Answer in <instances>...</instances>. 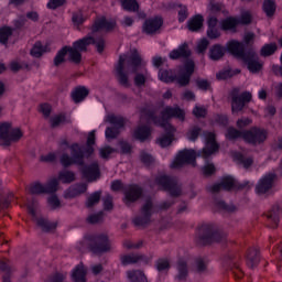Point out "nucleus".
<instances>
[{
    "label": "nucleus",
    "mask_w": 282,
    "mask_h": 282,
    "mask_svg": "<svg viewBox=\"0 0 282 282\" xmlns=\"http://www.w3.org/2000/svg\"><path fill=\"white\" fill-rule=\"evenodd\" d=\"M10 36H12V28L4 26L0 29V43L2 45L8 44V39H10Z\"/></svg>",
    "instance_id": "nucleus-47"
},
{
    "label": "nucleus",
    "mask_w": 282,
    "mask_h": 282,
    "mask_svg": "<svg viewBox=\"0 0 282 282\" xmlns=\"http://www.w3.org/2000/svg\"><path fill=\"white\" fill-rule=\"evenodd\" d=\"M174 9L178 14V23H184L188 19V7L177 3L174 6Z\"/></svg>",
    "instance_id": "nucleus-39"
},
{
    "label": "nucleus",
    "mask_w": 282,
    "mask_h": 282,
    "mask_svg": "<svg viewBox=\"0 0 282 282\" xmlns=\"http://www.w3.org/2000/svg\"><path fill=\"white\" fill-rule=\"evenodd\" d=\"M85 39L93 40V42L88 45H96L97 52H99V54H102V52H105V40L104 39L96 40L93 36H85Z\"/></svg>",
    "instance_id": "nucleus-52"
},
{
    "label": "nucleus",
    "mask_w": 282,
    "mask_h": 282,
    "mask_svg": "<svg viewBox=\"0 0 282 282\" xmlns=\"http://www.w3.org/2000/svg\"><path fill=\"white\" fill-rule=\"evenodd\" d=\"M279 205H274L272 209L267 214L269 228H276L279 226Z\"/></svg>",
    "instance_id": "nucleus-33"
},
{
    "label": "nucleus",
    "mask_w": 282,
    "mask_h": 282,
    "mask_svg": "<svg viewBox=\"0 0 282 282\" xmlns=\"http://www.w3.org/2000/svg\"><path fill=\"white\" fill-rule=\"evenodd\" d=\"M106 122L112 124V127H108L105 131L106 139L116 140L120 135V129L124 128L126 119L121 116L109 115L106 118Z\"/></svg>",
    "instance_id": "nucleus-11"
},
{
    "label": "nucleus",
    "mask_w": 282,
    "mask_h": 282,
    "mask_svg": "<svg viewBox=\"0 0 282 282\" xmlns=\"http://www.w3.org/2000/svg\"><path fill=\"white\" fill-rule=\"evenodd\" d=\"M216 204L220 210H225L226 213H235L236 210L235 205H228L224 200H218Z\"/></svg>",
    "instance_id": "nucleus-60"
},
{
    "label": "nucleus",
    "mask_w": 282,
    "mask_h": 282,
    "mask_svg": "<svg viewBox=\"0 0 282 282\" xmlns=\"http://www.w3.org/2000/svg\"><path fill=\"white\" fill-rule=\"evenodd\" d=\"M105 217V214L102 212H99L97 214H93L87 217L88 224H100Z\"/></svg>",
    "instance_id": "nucleus-56"
},
{
    "label": "nucleus",
    "mask_w": 282,
    "mask_h": 282,
    "mask_svg": "<svg viewBox=\"0 0 282 282\" xmlns=\"http://www.w3.org/2000/svg\"><path fill=\"white\" fill-rule=\"evenodd\" d=\"M254 33L247 32L243 35L242 42H239L243 45V52H246V45H251V43H254Z\"/></svg>",
    "instance_id": "nucleus-55"
},
{
    "label": "nucleus",
    "mask_w": 282,
    "mask_h": 282,
    "mask_svg": "<svg viewBox=\"0 0 282 282\" xmlns=\"http://www.w3.org/2000/svg\"><path fill=\"white\" fill-rule=\"evenodd\" d=\"M67 274H63V273H55L53 275H51L46 282H63L65 281Z\"/></svg>",
    "instance_id": "nucleus-64"
},
{
    "label": "nucleus",
    "mask_w": 282,
    "mask_h": 282,
    "mask_svg": "<svg viewBox=\"0 0 282 282\" xmlns=\"http://www.w3.org/2000/svg\"><path fill=\"white\" fill-rule=\"evenodd\" d=\"M203 135L205 138V147L198 152L197 155L198 158H204V160H208L210 155L219 151V144H217V141H215V133L204 132Z\"/></svg>",
    "instance_id": "nucleus-14"
},
{
    "label": "nucleus",
    "mask_w": 282,
    "mask_h": 282,
    "mask_svg": "<svg viewBox=\"0 0 282 282\" xmlns=\"http://www.w3.org/2000/svg\"><path fill=\"white\" fill-rule=\"evenodd\" d=\"M235 74H239V70H232L230 68L223 69L219 73L216 74L217 80H228V78H232Z\"/></svg>",
    "instance_id": "nucleus-45"
},
{
    "label": "nucleus",
    "mask_w": 282,
    "mask_h": 282,
    "mask_svg": "<svg viewBox=\"0 0 282 282\" xmlns=\"http://www.w3.org/2000/svg\"><path fill=\"white\" fill-rule=\"evenodd\" d=\"M259 250L251 249L247 256V265L248 268H257L259 265Z\"/></svg>",
    "instance_id": "nucleus-37"
},
{
    "label": "nucleus",
    "mask_w": 282,
    "mask_h": 282,
    "mask_svg": "<svg viewBox=\"0 0 282 282\" xmlns=\"http://www.w3.org/2000/svg\"><path fill=\"white\" fill-rule=\"evenodd\" d=\"M83 193H87V184L79 183L67 188L64 193V197L66 199H74V197H78V195H83Z\"/></svg>",
    "instance_id": "nucleus-24"
},
{
    "label": "nucleus",
    "mask_w": 282,
    "mask_h": 282,
    "mask_svg": "<svg viewBox=\"0 0 282 282\" xmlns=\"http://www.w3.org/2000/svg\"><path fill=\"white\" fill-rule=\"evenodd\" d=\"M235 186H237V181H235L232 176H226L223 178L220 184L208 186L207 191L209 193H219L221 188H224V191H231V188H235Z\"/></svg>",
    "instance_id": "nucleus-21"
},
{
    "label": "nucleus",
    "mask_w": 282,
    "mask_h": 282,
    "mask_svg": "<svg viewBox=\"0 0 282 282\" xmlns=\"http://www.w3.org/2000/svg\"><path fill=\"white\" fill-rule=\"evenodd\" d=\"M127 278L130 282H149L147 274L142 270H129L127 271Z\"/></svg>",
    "instance_id": "nucleus-32"
},
{
    "label": "nucleus",
    "mask_w": 282,
    "mask_h": 282,
    "mask_svg": "<svg viewBox=\"0 0 282 282\" xmlns=\"http://www.w3.org/2000/svg\"><path fill=\"white\" fill-rule=\"evenodd\" d=\"M111 153H116V149L109 145L99 149V156L102 160H109V155H111Z\"/></svg>",
    "instance_id": "nucleus-54"
},
{
    "label": "nucleus",
    "mask_w": 282,
    "mask_h": 282,
    "mask_svg": "<svg viewBox=\"0 0 282 282\" xmlns=\"http://www.w3.org/2000/svg\"><path fill=\"white\" fill-rule=\"evenodd\" d=\"M82 173L87 182H96V180L100 177V167L98 166V163L94 162L90 165H85L82 169Z\"/></svg>",
    "instance_id": "nucleus-22"
},
{
    "label": "nucleus",
    "mask_w": 282,
    "mask_h": 282,
    "mask_svg": "<svg viewBox=\"0 0 282 282\" xmlns=\"http://www.w3.org/2000/svg\"><path fill=\"white\" fill-rule=\"evenodd\" d=\"M134 140L147 142L151 138V128L148 126H139L133 132Z\"/></svg>",
    "instance_id": "nucleus-26"
},
{
    "label": "nucleus",
    "mask_w": 282,
    "mask_h": 282,
    "mask_svg": "<svg viewBox=\"0 0 282 282\" xmlns=\"http://www.w3.org/2000/svg\"><path fill=\"white\" fill-rule=\"evenodd\" d=\"M142 187H140V185H135V184H130L127 185L123 188V203L126 204V206H131V204H135V202H138V199H140V197H142Z\"/></svg>",
    "instance_id": "nucleus-18"
},
{
    "label": "nucleus",
    "mask_w": 282,
    "mask_h": 282,
    "mask_svg": "<svg viewBox=\"0 0 282 282\" xmlns=\"http://www.w3.org/2000/svg\"><path fill=\"white\" fill-rule=\"evenodd\" d=\"M23 138V132L19 128H12V123H0V140L3 141L6 147H10L12 142H19Z\"/></svg>",
    "instance_id": "nucleus-8"
},
{
    "label": "nucleus",
    "mask_w": 282,
    "mask_h": 282,
    "mask_svg": "<svg viewBox=\"0 0 282 282\" xmlns=\"http://www.w3.org/2000/svg\"><path fill=\"white\" fill-rule=\"evenodd\" d=\"M124 63L127 69H131L134 76L135 87H144L147 80L151 78V74L147 68H143L141 73H138V69L144 65L142 62V56L138 53L137 48H132L130 53L119 56V62L116 66L117 80L121 87L129 88L131 87V82H129V74L124 72Z\"/></svg>",
    "instance_id": "nucleus-1"
},
{
    "label": "nucleus",
    "mask_w": 282,
    "mask_h": 282,
    "mask_svg": "<svg viewBox=\"0 0 282 282\" xmlns=\"http://www.w3.org/2000/svg\"><path fill=\"white\" fill-rule=\"evenodd\" d=\"M239 25V20L237 18H227L221 21V30H235Z\"/></svg>",
    "instance_id": "nucleus-43"
},
{
    "label": "nucleus",
    "mask_w": 282,
    "mask_h": 282,
    "mask_svg": "<svg viewBox=\"0 0 282 282\" xmlns=\"http://www.w3.org/2000/svg\"><path fill=\"white\" fill-rule=\"evenodd\" d=\"M141 118H147L148 120H152L156 124V127H161L166 131L167 135H163L158 140V143L162 149L169 147L171 142H173V133H175V128L169 123L171 118H176L184 122L186 118V112L180 107H165L162 112L161 117H156L153 110H149L147 108L141 109Z\"/></svg>",
    "instance_id": "nucleus-2"
},
{
    "label": "nucleus",
    "mask_w": 282,
    "mask_h": 282,
    "mask_svg": "<svg viewBox=\"0 0 282 282\" xmlns=\"http://www.w3.org/2000/svg\"><path fill=\"white\" fill-rule=\"evenodd\" d=\"M121 6L123 9H126L128 12H138L140 4H138V1L135 0H120Z\"/></svg>",
    "instance_id": "nucleus-44"
},
{
    "label": "nucleus",
    "mask_w": 282,
    "mask_h": 282,
    "mask_svg": "<svg viewBox=\"0 0 282 282\" xmlns=\"http://www.w3.org/2000/svg\"><path fill=\"white\" fill-rule=\"evenodd\" d=\"M177 274L175 276L176 281H186L188 278V264L184 260H178L176 263Z\"/></svg>",
    "instance_id": "nucleus-28"
},
{
    "label": "nucleus",
    "mask_w": 282,
    "mask_h": 282,
    "mask_svg": "<svg viewBox=\"0 0 282 282\" xmlns=\"http://www.w3.org/2000/svg\"><path fill=\"white\" fill-rule=\"evenodd\" d=\"M94 43L91 37H83L73 43L72 46L62 47L55 55L53 63L55 67L63 65L65 63V56L68 54V61L75 65H80L83 61V52L89 47V44Z\"/></svg>",
    "instance_id": "nucleus-4"
},
{
    "label": "nucleus",
    "mask_w": 282,
    "mask_h": 282,
    "mask_svg": "<svg viewBox=\"0 0 282 282\" xmlns=\"http://www.w3.org/2000/svg\"><path fill=\"white\" fill-rule=\"evenodd\" d=\"M96 144V131H90L87 138L86 148H82L78 143H73L69 145L67 139H64L59 142V147H65V149L70 150V155L67 153L62 154L59 162L62 166L67 169L72 164L77 166H85V158H90L94 154V145Z\"/></svg>",
    "instance_id": "nucleus-3"
},
{
    "label": "nucleus",
    "mask_w": 282,
    "mask_h": 282,
    "mask_svg": "<svg viewBox=\"0 0 282 282\" xmlns=\"http://www.w3.org/2000/svg\"><path fill=\"white\" fill-rule=\"evenodd\" d=\"M46 193H56L58 191V180L53 178L46 185H44Z\"/></svg>",
    "instance_id": "nucleus-57"
},
{
    "label": "nucleus",
    "mask_w": 282,
    "mask_h": 282,
    "mask_svg": "<svg viewBox=\"0 0 282 282\" xmlns=\"http://www.w3.org/2000/svg\"><path fill=\"white\" fill-rule=\"evenodd\" d=\"M199 133H202V128H199L197 126L193 127L187 132V140H189V142H195V140H197V138H199Z\"/></svg>",
    "instance_id": "nucleus-51"
},
{
    "label": "nucleus",
    "mask_w": 282,
    "mask_h": 282,
    "mask_svg": "<svg viewBox=\"0 0 282 282\" xmlns=\"http://www.w3.org/2000/svg\"><path fill=\"white\" fill-rule=\"evenodd\" d=\"M226 54V47L220 44H215L209 48L210 61H221Z\"/></svg>",
    "instance_id": "nucleus-30"
},
{
    "label": "nucleus",
    "mask_w": 282,
    "mask_h": 282,
    "mask_svg": "<svg viewBox=\"0 0 282 282\" xmlns=\"http://www.w3.org/2000/svg\"><path fill=\"white\" fill-rule=\"evenodd\" d=\"M47 204L53 210H56V208H61V199H58V196L56 195L50 196L47 198Z\"/></svg>",
    "instance_id": "nucleus-58"
},
{
    "label": "nucleus",
    "mask_w": 282,
    "mask_h": 282,
    "mask_svg": "<svg viewBox=\"0 0 282 282\" xmlns=\"http://www.w3.org/2000/svg\"><path fill=\"white\" fill-rule=\"evenodd\" d=\"M276 180V173L269 172L264 174L256 185V193L258 195H265L272 186H274V181Z\"/></svg>",
    "instance_id": "nucleus-19"
},
{
    "label": "nucleus",
    "mask_w": 282,
    "mask_h": 282,
    "mask_svg": "<svg viewBox=\"0 0 282 282\" xmlns=\"http://www.w3.org/2000/svg\"><path fill=\"white\" fill-rule=\"evenodd\" d=\"M63 122H65V115H57L51 118V126L53 129H55V127H59V124H63Z\"/></svg>",
    "instance_id": "nucleus-62"
},
{
    "label": "nucleus",
    "mask_w": 282,
    "mask_h": 282,
    "mask_svg": "<svg viewBox=\"0 0 282 282\" xmlns=\"http://www.w3.org/2000/svg\"><path fill=\"white\" fill-rule=\"evenodd\" d=\"M175 78H176L175 72L171 69L159 70V79H161L162 83H174Z\"/></svg>",
    "instance_id": "nucleus-38"
},
{
    "label": "nucleus",
    "mask_w": 282,
    "mask_h": 282,
    "mask_svg": "<svg viewBox=\"0 0 282 282\" xmlns=\"http://www.w3.org/2000/svg\"><path fill=\"white\" fill-rule=\"evenodd\" d=\"M196 158L197 153L195 150H182L172 162L171 169H182L185 164H193V166H195Z\"/></svg>",
    "instance_id": "nucleus-15"
},
{
    "label": "nucleus",
    "mask_w": 282,
    "mask_h": 282,
    "mask_svg": "<svg viewBox=\"0 0 282 282\" xmlns=\"http://www.w3.org/2000/svg\"><path fill=\"white\" fill-rule=\"evenodd\" d=\"M238 25H248L252 23V15H250V12H245L241 14L239 19H237Z\"/></svg>",
    "instance_id": "nucleus-59"
},
{
    "label": "nucleus",
    "mask_w": 282,
    "mask_h": 282,
    "mask_svg": "<svg viewBox=\"0 0 282 282\" xmlns=\"http://www.w3.org/2000/svg\"><path fill=\"white\" fill-rule=\"evenodd\" d=\"M72 22L75 28L83 25L85 23V17L83 15V11L73 12Z\"/></svg>",
    "instance_id": "nucleus-49"
},
{
    "label": "nucleus",
    "mask_w": 282,
    "mask_h": 282,
    "mask_svg": "<svg viewBox=\"0 0 282 282\" xmlns=\"http://www.w3.org/2000/svg\"><path fill=\"white\" fill-rule=\"evenodd\" d=\"M153 215V200L147 199L141 207V215L133 218L134 226H148L151 224V216Z\"/></svg>",
    "instance_id": "nucleus-16"
},
{
    "label": "nucleus",
    "mask_w": 282,
    "mask_h": 282,
    "mask_svg": "<svg viewBox=\"0 0 282 282\" xmlns=\"http://www.w3.org/2000/svg\"><path fill=\"white\" fill-rule=\"evenodd\" d=\"M30 193L31 195H43V193H46L45 185L40 182L33 183L30 187Z\"/></svg>",
    "instance_id": "nucleus-50"
},
{
    "label": "nucleus",
    "mask_w": 282,
    "mask_h": 282,
    "mask_svg": "<svg viewBox=\"0 0 282 282\" xmlns=\"http://www.w3.org/2000/svg\"><path fill=\"white\" fill-rule=\"evenodd\" d=\"M154 265L158 272H169L171 270V262L166 258L158 259Z\"/></svg>",
    "instance_id": "nucleus-41"
},
{
    "label": "nucleus",
    "mask_w": 282,
    "mask_h": 282,
    "mask_svg": "<svg viewBox=\"0 0 282 282\" xmlns=\"http://www.w3.org/2000/svg\"><path fill=\"white\" fill-rule=\"evenodd\" d=\"M46 52H48L47 45H43V43L41 42H35V44L31 48V56H33L34 58H41V56H43V54H46Z\"/></svg>",
    "instance_id": "nucleus-36"
},
{
    "label": "nucleus",
    "mask_w": 282,
    "mask_h": 282,
    "mask_svg": "<svg viewBox=\"0 0 282 282\" xmlns=\"http://www.w3.org/2000/svg\"><path fill=\"white\" fill-rule=\"evenodd\" d=\"M231 96V111L232 113H239V111H243V107L252 100V93L243 91L240 94L239 88H234L230 91Z\"/></svg>",
    "instance_id": "nucleus-10"
},
{
    "label": "nucleus",
    "mask_w": 282,
    "mask_h": 282,
    "mask_svg": "<svg viewBox=\"0 0 282 282\" xmlns=\"http://www.w3.org/2000/svg\"><path fill=\"white\" fill-rule=\"evenodd\" d=\"M116 28V21L107 20L105 18L98 20L93 25V32H98V30H107V32H111Z\"/></svg>",
    "instance_id": "nucleus-27"
},
{
    "label": "nucleus",
    "mask_w": 282,
    "mask_h": 282,
    "mask_svg": "<svg viewBox=\"0 0 282 282\" xmlns=\"http://www.w3.org/2000/svg\"><path fill=\"white\" fill-rule=\"evenodd\" d=\"M58 180L62 184H72V182H76V173L69 170L61 171L58 174Z\"/></svg>",
    "instance_id": "nucleus-34"
},
{
    "label": "nucleus",
    "mask_w": 282,
    "mask_h": 282,
    "mask_svg": "<svg viewBox=\"0 0 282 282\" xmlns=\"http://www.w3.org/2000/svg\"><path fill=\"white\" fill-rule=\"evenodd\" d=\"M195 72V62L187 59L184 66L180 69V76L175 78L180 87H186L191 83V76Z\"/></svg>",
    "instance_id": "nucleus-17"
},
{
    "label": "nucleus",
    "mask_w": 282,
    "mask_h": 282,
    "mask_svg": "<svg viewBox=\"0 0 282 282\" xmlns=\"http://www.w3.org/2000/svg\"><path fill=\"white\" fill-rule=\"evenodd\" d=\"M87 270H85V265L77 264L73 270L72 279L74 282H87Z\"/></svg>",
    "instance_id": "nucleus-31"
},
{
    "label": "nucleus",
    "mask_w": 282,
    "mask_h": 282,
    "mask_svg": "<svg viewBox=\"0 0 282 282\" xmlns=\"http://www.w3.org/2000/svg\"><path fill=\"white\" fill-rule=\"evenodd\" d=\"M104 208L106 210H113V197L109 194H107L104 198Z\"/></svg>",
    "instance_id": "nucleus-61"
},
{
    "label": "nucleus",
    "mask_w": 282,
    "mask_h": 282,
    "mask_svg": "<svg viewBox=\"0 0 282 282\" xmlns=\"http://www.w3.org/2000/svg\"><path fill=\"white\" fill-rule=\"evenodd\" d=\"M235 160L238 161V164H241L243 169H250V166H252L254 162V160L251 156H246L241 153H236Z\"/></svg>",
    "instance_id": "nucleus-40"
},
{
    "label": "nucleus",
    "mask_w": 282,
    "mask_h": 282,
    "mask_svg": "<svg viewBox=\"0 0 282 282\" xmlns=\"http://www.w3.org/2000/svg\"><path fill=\"white\" fill-rule=\"evenodd\" d=\"M89 249L94 254H105L111 250V243L109 242V236L105 234L95 235L90 238Z\"/></svg>",
    "instance_id": "nucleus-12"
},
{
    "label": "nucleus",
    "mask_w": 282,
    "mask_h": 282,
    "mask_svg": "<svg viewBox=\"0 0 282 282\" xmlns=\"http://www.w3.org/2000/svg\"><path fill=\"white\" fill-rule=\"evenodd\" d=\"M226 135L228 140H237L238 138H242L243 140V131H239L235 128H228Z\"/></svg>",
    "instance_id": "nucleus-53"
},
{
    "label": "nucleus",
    "mask_w": 282,
    "mask_h": 282,
    "mask_svg": "<svg viewBox=\"0 0 282 282\" xmlns=\"http://www.w3.org/2000/svg\"><path fill=\"white\" fill-rule=\"evenodd\" d=\"M191 56V48H188L187 43H183L178 45L176 50H173L170 52L169 57L172 61H177L180 58H188Z\"/></svg>",
    "instance_id": "nucleus-25"
},
{
    "label": "nucleus",
    "mask_w": 282,
    "mask_h": 282,
    "mask_svg": "<svg viewBox=\"0 0 282 282\" xmlns=\"http://www.w3.org/2000/svg\"><path fill=\"white\" fill-rule=\"evenodd\" d=\"M159 186L170 193L171 197H180L182 195V185L177 182V178L166 175H161L155 178Z\"/></svg>",
    "instance_id": "nucleus-9"
},
{
    "label": "nucleus",
    "mask_w": 282,
    "mask_h": 282,
    "mask_svg": "<svg viewBox=\"0 0 282 282\" xmlns=\"http://www.w3.org/2000/svg\"><path fill=\"white\" fill-rule=\"evenodd\" d=\"M197 243L199 246H208L210 243H219L225 239V235L219 232L213 225H202L197 232Z\"/></svg>",
    "instance_id": "nucleus-6"
},
{
    "label": "nucleus",
    "mask_w": 282,
    "mask_h": 282,
    "mask_svg": "<svg viewBox=\"0 0 282 282\" xmlns=\"http://www.w3.org/2000/svg\"><path fill=\"white\" fill-rule=\"evenodd\" d=\"M243 140L247 144H252L253 147L263 144V142L268 140V130L252 127L251 129L243 131Z\"/></svg>",
    "instance_id": "nucleus-13"
},
{
    "label": "nucleus",
    "mask_w": 282,
    "mask_h": 282,
    "mask_svg": "<svg viewBox=\"0 0 282 282\" xmlns=\"http://www.w3.org/2000/svg\"><path fill=\"white\" fill-rule=\"evenodd\" d=\"M206 113H207V110L204 107H202V106H196L193 109V115L196 118H206Z\"/></svg>",
    "instance_id": "nucleus-63"
},
{
    "label": "nucleus",
    "mask_w": 282,
    "mask_h": 282,
    "mask_svg": "<svg viewBox=\"0 0 282 282\" xmlns=\"http://www.w3.org/2000/svg\"><path fill=\"white\" fill-rule=\"evenodd\" d=\"M87 96H89V90L85 87L76 88L72 94V98L76 104L83 102V100H85Z\"/></svg>",
    "instance_id": "nucleus-35"
},
{
    "label": "nucleus",
    "mask_w": 282,
    "mask_h": 282,
    "mask_svg": "<svg viewBox=\"0 0 282 282\" xmlns=\"http://www.w3.org/2000/svg\"><path fill=\"white\" fill-rule=\"evenodd\" d=\"M263 12L267 17H274V12H276V3L274 0H264Z\"/></svg>",
    "instance_id": "nucleus-42"
},
{
    "label": "nucleus",
    "mask_w": 282,
    "mask_h": 282,
    "mask_svg": "<svg viewBox=\"0 0 282 282\" xmlns=\"http://www.w3.org/2000/svg\"><path fill=\"white\" fill-rule=\"evenodd\" d=\"M100 195H102L101 192H94L86 200V207L87 208H94L96 204L100 202Z\"/></svg>",
    "instance_id": "nucleus-48"
},
{
    "label": "nucleus",
    "mask_w": 282,
    "mask_h": 282,
    "mask_svg": "<svg viewBox=\"0 0 282 282\" xmlns=\"http://www.w3.org/2000/svg\"><path fill=\"white\" fill-rule=\"evenodd\" d=\"M276 50H278L276 43L264 44L260 50V54L264 57L272 56V54H274Z\"/></svg>",
    "instance_id": "nucleus-46"
},
{
    "label": "nucleus",
    "mask_w": 282,
    "mask_h": 282,
    "mask_svg": "<svg viewBox=\"0 0 282 282\" xmlns=\"http://www.w3.org/2000/svg\"><path fill=\"white\" fill-rule=\"evenodd\" d=\"M226 47L227 52L247 65V69H249L251 74L261 72V67H263V65L259 62V55H257L254 50L243 51V44L236 40L229 41Z\"/></svg>",
    "instance_id": "nucleus-5"
},
{
    "label": "nucleus",
    "mask_w": 282,
    "mask_h": 282,
    "mask_svg": "<svg viewBox=\"0 0 282 282\" xmlns=\"http://www.w3.org/2000/svg\"><path fill=\"white\" fill-rule=\"evenodd\" d=\"M150 263L151 258L144 256V254H126L121 257V265H133L135 263Z\"/></svg>",
    "instance_id": "nucleus-23"
},
{
    "label": "nucleus",
    "mask_w": 282,
    "mask_h": 282,
    "mask_svg": "<svg viewBox=\"0 0 282 282\" xmlns=\"http://www.w3.org/2000/svg\"><path fill=\"white\" fill-rule=\"evenodd\" d=\"M39 207V202L36 199H31L28 202V210L32 216V220L36 223V226L41 228L43 232H52V230H56V221H50V219L45 217L36 216V208Z\"/></svg>",
    "instance_id": "nucleus-7"
},
{
    "label": "nucleus",
    "mask_w": 282,
    "mask_h": 282,
    "mask_svg": "<svg viewBox=\"0 0 282 282\" xmlns=\"http://www.w3.org/2000/svg\"><path fill=\"white\" fill-rule=\"evenodd\" d=\"M162 25H164V20L162 17L150 18L144 21L142 31L144 34H155V32H158Z\"/></svg>",
    "instance_id": "nucleus-20"
},
{
    "label": "nucleus",
    "mask_w": 282,
    "mask_h": 282,
    "mask_svg": "<svg viewBox=\"0 0 282 282\" xmlns=\"http://www.w3.org/2000/svg\"><path fill=\"white\" fill-rule=\"evenodd\" d=\"M204 25V17L197 14L187 21L189 32H199Z\"/></svg>",
    "instance_id": "nucleus-29"
}]
</instances>
